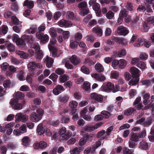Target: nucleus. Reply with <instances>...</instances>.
Returning <instances> with one entry per match:
<instances>
[{"label":"nucleus","instance_id":"obj_56","mask_svg":"<svg viewBox=\"0 0 154 154\" xmlns=\"http://www.w3.org/2000/svg\"><path fill=\"white\" fill-rule=\"evenodd\" d=\"M81 71L85 74H88L90 73L89 69L85 66H82L81 68Z\"/></svg>","mask_w":154,"mask_h":154},{"label":"nucleus","instance_id":"obj_38","mask_svg":"<svg viewBox=\"0 0 154 154\" xmlns=\"http://www.w3.org/2000/svg\"><path fill=\"white\" fill-rule=\"evenodd\" d=\"M136 109L133 108H129L125 110L124 113L125 115L130 116Z\"/></svg>","mask_w":154,"mask_h":154},{"label":"nucleus","instance_id":"obj_29","mask_svg":"<svg viewBox=\"0 0 154 154\" xmlns=\"http://www.w3.org/2000/svg\"><path fill=\"white\" fill-rule=\"evenodd\" d=\"M30 140L27 136L24 137L22 139L21 144L24 146H27L29 145Z\"/></svg>","mask_w":154,"mask_h":154},{"label":"nucleus","instance_id":"obj_6","mask_svg":"<svg viewBox=\"0 0 154 154\" xmlns=\"http://www.w3.org/2000/svg\"><path fill=\"white\" fill-rule=\"evenodd\" d=\"M94 136L93 134H85L84 135L83 137L81 138L79 143V145L82 146L84 145L87 141H91L93 140Z\"/></svg>","mask_w":154,"mask_h":154},{"label":"nucleus","instance_id":"obj_17","mask_svg":"<svg viewBox=\"0 0 154 154\" xmlns=\"http://www.w3.org/2000/svg\"><path fill=\"white\" fill-rule=\"evenodd\" d=\"M45 128L43 127V124L41 123L39 124L37 128L36 132L38 135H42L45 133Z\"/></svg>","mask_w":154,"mask_h":154},{"label":"nucleus","instance_id":"obj_19","mask_svg":"<svg viewBox=\"0 0 154 154\" xmlns=\"http://www.w3.org/2000/svg\"><path fill=\"white\" fill-rule=\"evenodd\" d=\"M23 5L28 8L31 9L34 7V1L32 0H26L24 2Z\"/></svg>","mask_w":154,"mask_h":154},{"label":"nucleus","instance_id":"obj_1","mask_svg":"<svg viewBox=\"0 0 154 154\" xmlns=\"http://www.w3.org/2000/svg\"><path fill=\"white\" fill-rule=\"evenodd\" d=\"M44 112V110L42 109L38 108L36 110V112H33L30 115V120L32 122H38L42 119Z\"/></svg>","mask_w":154,"mask_h":154},{"label":"nucleus","instance_id":"obj_25","mask_svg":"<svg viewBox=\"0 0 154 154\" xmlns=\"http://www.w3.org/2000/svg\"><path fill=\"white\" fill-rule=\"evenodd\" d=\"M48 47L49 50L51 52L52 56L55 57L57 55V49L52 46H48Z\"/></svg>","mask_w":154,"mask_h":154},{"label":"nucleus","instance_id":"obj_40","mask_svg":"<svg viewBox=\"0 0 154 154\" xmlns=\"http://www.w3.org/2000/svg\"><path fill=\"white\" fill-rule=\"evenodd\" d=\"M11 20L13 22L14 24L16 25H20L21 24L22 22L19 21L18 19L17 18L16 16H13L11 18Z\"/></svg>","mask_w":154,"mask_h":154},{"label":"nucleus","instance_id":"obj_4","mask_svg":"<svg viewBox=\"0 0 154 154\" xmlns=\"http://www.w3.org/2000/svg\"><path fill=\"white\" fill-rule=\"evenodd\" d=\"M103 89L104 91L109 92L112 91V92L115 93L119 91V88L117 85H116V87L115 88L114 84L110 82H108L104 84L103 86Z\"/></svg>","mask_w":154,"mask_h":154},{"label":"nucleus","instance_id":"obj_48","mask_svg":"<svg viewBox=\"0 0 154 154\" xmlns=\"http://www.w3.org/2000/svg\"><path fill=\"white\" fill-rule=\"evenodd\" d=\"M128 14V11L125 9H123L121 10L119 14V16L123 18L124 17H125Z\"/></svg>","mask_w":154,"mask_h":154},{"label":"nucleus","instance_id":"obj_20","mask_svg":"<svg viewBox=\"0 0 154 154\" xmlns=\"http://www.w3.org/2000/svg\"><path fill=\"white\" fill-rule=\"evenodd\" d=\"M78 105L77 102L75 100H73L69 103V105L70 106L72 109L71 110V112L72 113H75L76 111V107Z\"/></svg>","mask_w":154,"mask_h":154},{"label":"nucleus","instance_id":"obj_61","mask_svg":"<svg viewBox=\"0 0 154 154\" xmlns=\"http://www.w3.org/2000/svg\"><path fill=\"white\" fill-rule=\"evenodd\" d=\"M149 29V27L147 25V23L145 22H144L143 25V31L144 32H147Z\"/></svg>","mask_w":154,"mask_h":154},{"label":"nucleus","instance_id":"obj_5","mask_svg":"<svg viewBox=\"0 0 154 154\" xmlns=\"http://www.w3.org/2000/svg\"><path fill=\"white\" fill-rule=\"evenodd\" d=\"M146 135V130H144L141 132L133 133L131 136V140L133 141L137 142L139 139L144 137Z\"/></svg>","mask_w":154,"mask_h":154},{"label":"nucleus","instance_id":"obj_28","mask_svg":"<svg viewBox=\"0 0 154 154\" xmlns=\"http://www.w3.org/2000/svg\"><path fill=\"white\" fill-rule=\"evenodd\" d=\"M95 151L94 149L91 146L86 148L84 151V154H94Z\"/></svg>","mask_w":154,"mask_h":154},{"label":"nucleus","instance_id":"obj_43","mask_svg":"<svg viewBox=\"0 0 154 154\" xmlns=\"http://www.w3.org/2000/svg\"><path fill=\"white\" fill-rule=\"evenodd\" d=\"M58 75H57L55 73H52L50 76H49V78L52 79L54 82V83L55 84H56L57 80L58 78Z\"/></svg>","mask_w":154,"mask_h":154},{"label":"nucleus","instance_id":"obj_14","mask_svg":"<svg viewBox=\"0 0 154 154\" xmlns=\"http://www.w3.org/2000/svg\"><path fill=\"white\" fill-rule=\"evenodd\" d=\"M130 71L132 77L139 78L140 71L138 69L135 67H132L131 68Z\"/></svg>","mask_w":154,"mask_h":154},{"label":"nucleus","instance_id":"obj_12","mask_svg":"<svg viewBox=\"0 0 154 154\" xmlns=\"http://www.w3.org/2000/svg\"><path fill=\"white\" fill-rule=\"evenodd\" d=\"M117 32L120 35H126L129 33L127 28L121 26L118 27Z\"/></svg>","mask_w":154,"mask_h":154},{"label":"nucleus","instance_id":"obj_33","mask_svg":"<svg viewBox=\"0 0 154 154\" xmlns=\"http://www.w3.org/2000/svg\"><path fill=\"white\" fill-rule=\"evenodd\" d=\"M37 27L36 25H32L27 30V32L29 34L31 33L33 34L37 31Z\"/></svg>","mask_w":154,"mask_h":154},{"label":"nucleus","instance_id":"obj_10","mask_svg":"<svg viewBox=\"0 0 154 154\" xmlns=\"http://www.w3.org/2000/svg\"><path fill=\"white\" fill-rule=\"evenodd\" d=\"M27 130L26 125L23 124L20 127L19 129H16L14 131L13 133L16 135L19 136L22 133H24L26 132Z\"/></svg>","mask_w":154,"mask_h":154},{"label":"nucleus","instance_id":"obj_45","mask_svg":"<svg viewBox=\"0 0 154 154\" xmlns=\"http://www.w3.org/2000/svg\"><path fill=\"white\" fill-rule=\"evenodd\" d=\"M30 73L29 75H27L26 80L29 83H31L32 82V74H34L35 73H32V70L31 71H29Z\"/></svg>","mask_w":154,"mask_h":154},{"label":"nucleus","instance_id":"obj_11","mask_svg":"<svg viewBox=\"0 0 154 154\" xmlns=\"http://www.w3.org/2000/svg\"><path fill=\"white\" fill-rule=\"evenodd\" d=\"M91 99L95 100V102L102 103L103 101V97L102 95L96 93H93L91 94Z\"/></svg>","mask_w":154,"mask_h":154},{"label":"nucleus","instance_id":"obj_41","mask_svg":"<svg viewBox=\"0 0 154 154\" xmlns=\"http://www.w3.org/2000/svg\"><path fill=\"white\" fill-rule=\"evenodd\" d=\"M119 67L120 69H123L126 65V63L125 60L121 59L119 61Z\"/></svg>","mask_w":154,"mask_h":154},{"label":"nucleus","instance_id":"obj_35","mask_svg":"<svg viewBox=\"0 0 154 154\" xmlns=\"http://www.w3.org/2000/svg\"><path fill=\"white\" fill-rule=\"evenodd\" d=\"M152 123V119L150 117L147 118L146 119H145L144 122L143 126L148 127Z\"/></svg>","mask_w":154,"mask_h":154},{"label":"nucleus","instance_id":"obj_2","mask_svg":"<svg viewBox=\"0 0 154 154\" xmlns=\"http://www.w3.org/2000/svg\"><path fill=\"white\" fill-rule=\"evenodd\" d=\"M33 37L32 35H23L21 38H19L16 42L17 45L24 46L26 42L30 44L32 43L33 41Z\"/></svg>","mask_w":154,"mask_h":154},{"label":"nucleus","instance_id":"obj_3","mask_svg":"<svg viewBox=\"0 0 154 154\" xmlns=\"http://www.w3.org/2000/svg\"><path fill=\"white\" fill-rule=\"evenodd\" d=\"M26 103L25 100H17L16 99H11L10 102V104L11 107L14 110H19L22 108V106Z\"/></svg>","mask_w":154,"mask_h":154},{"label":"nucleus","instance_id":"obj_64","mask_svg":"<svg viewBox=\"0 0 154 154\" xmlns=\"http://www.w3.org/2000/svg\"><path fill=\"white\" fill-rule=\"evenodd\" d=\"M147 21L148 23L150 24H153L154 26V16H151L147 18Z\"/></svg>","mask_w":154,"mask_h":154},{"label":"nucleus","instance_id":"obj_59","mask_svg":"<svg viewBox=\"0 0 154 154\" xmlns=\"http://www.w3.org/2000/svg\"><path fill=\"white\" fill-rule=\"evenodd\" d=\"M45 15L48 20H51L53 17L52 14L49 11L46 12Z\"/></svg>","mask_w":154,"mask_h":154},{"label":"nucleus","instance_id":"obj_44","mask_svg":"<svg viewBox=\"0 0 154 154\" xmlns=\"http://www.w3.org/2000/svg\"><path fill=\"white\" fill-rule=\"evenodd\" d=\"M35 53L36 54L37 58L38 60H40L43 58V53L40 49L38 51H36Z\"/></svg>","mask_w":154,"mask_h":154},{"label":"nucleus","instance_id":"obj_58","mask_svg":"<svg viewBox=\"0 0 154 154\" xmlns=\"http://www.w3.org/2000/svg\"><path fill=\"white\" fill-rule=\"evenodd\" d=\"M21 25L20 26H17V25L14 26L13 27V29L15 32L18 33H19L21 31Z\"/></svg>","mask_w":154,"mask_h":154},{"label":"nucleus","instance_id":"obj_8","mask_svg":"<svg viewBox=\"0 0 154 154\" xmlns=\"http://www.w3.org/2000/svg\"><path fill=\"white\" fill-rule=\"evenodd\" d=\"M48 146L47 143L44 141H41L39 142L35 143L33 145V147L35 149H44Z\"/></svg>","mask_w":154,"mask_h":154},{"label":"nucleus","instance_id":"obj_42","mask_svg":"<svg viewBox=\"0 0 154 154\" xmlns=\"http://www.w3.org/2000/svg\"><path fill=\"white\" fill-rule=\"evenodd\" d=\"M59 79L60 82L63 83L69 79V77L66 75L64 74L60 76Z\"/></svg>","mask_w":154,"mask_h":154},{"label":"nucleus","instance_id":"obj_55","mask_svg":"<svg viewBox=\"0 0 154 154\" xmlns=\"http://www.w3.org/2000/svg\"><path fill=\"white\" fill-rule=\"evenodd\" d=\"M81 11L80 12V14L82 16H84L87 14L89 13V11L88 8L83 9H81Z\"/></svg>","mask_w":154,"mask_h":154},{"label":"nucleus","instance_id":"obj_21","mask_svg":"<svg viewBox=\"0 0 154 154\" xmlns=\"http://www.w3.org/2000/svg\"><path fill=\"white\" fill-rule=\"evenodd\" d=\"M44 60V62L46 63V66L48 68H49L52 66L54 60L52 58L47 56L46 59Z\"/></svg>","mask_w":154,"mask_h":154},{"label":"nucleus","instance_id":"obj_13","mask_svg":"<svg viewBox=\"0 0 154 154\" xmlns=\"http://www.w3.org/2000/svg\"><path fill=\"white\" fill-rule=\"evenodd\" d=\"M69 60L70 62L74 66H76L80 63L81 60L79 58L75 55H72L70 58Z\"/></svg>","mask_w":154,"mask_h":154},{"label":"nucleus","instance_id":"obj_30","mask_svg":"<svg viewBox=\"0 0 154 154\" xmlns=\"http://www.w3.org/2000/svg\"><path fill=\"white\" fill-rule=\"evenodd\" d=\"M82 148L80 147H76L70 150L71 154H79L82 151Z\"/></svg>","mask_w":154,"mask_h":154},{"label":"nucleus","instance_id":"obj_54","mask_svg":"<svg viewBox=\"0 0 154 154\" xmlns=\"http://www.w3.org/2000/svg\"><path fill=\"white\" fill-rule=\"evenodd\" d=\"M87 5V3L86 2H82L78 4V7L81 9H84V8L86 7Z\"/></svg>","mask_w":154,"mask_h":154},{"label":"nucleus","instance_id":"obj_18","mask_svg":"<svg viewBox=\"0 0 154 154\" xmlns=\"http://www.w3.org/2000/svg\"><path fill=\"white\" fill-rule=\"evenodd\" d=\"M14 94V98H13V99H16L17 100H20L21 102H22V100H25L23 99L25 95L23 93L18 91Z\"/></svg>","mask_w":154,"mask_h":154},{"label":"nucleus","instance_id":"obj_62","mask_svg":"<svg viewBox=\"0 0 154 154\" xmlns=\"http://www.w3.org/2000/svg\"><path fill=\"white\" fill-rule=\"evenodd\" d=\"M0 151L1 154H6L7 148L5 145L0 146Z\"/></svg>","mask_w":154,"mask_h":154},{"label":"nucleus","instance_id":"obj_34","mask_svg":"<svg viewBox=\"0 0 154 154\" xmlns=\"http://www.w3.org/2000/svg\"><path fill=\"white\" fill-rule=\"evenodd\" d=\"M36 3L37 7L42 8L43 5H46L47 2L45 0H37Z\"/></svg>","mask_w":154,"mask_h":154},{"label":"nucleus","instance_id":"obj_39","mask_svg":"<svg viewBox=\"0 0 154 154\" xmlns=\"http://www.w3.org/2000/svg\"><path fill=\"white\" fill-rule=\"evenodd\" d=\"M134 151L133 149H129L126 147H124L122 149L123 154H132Z\"/></svg>","mask_w":154,"mask_h":154},{"label":"nucleus","instance_id":"obj_7","mask_svg":"<svg viewBox=\"0 0 154 154\" xmlns=\"http://www.w3.org/2000/svg\"><path fill=\"white\" fill-rule=\"evenodd\" d=\"M36 37L40 40V42L41 44H45L48 42L49 40L48 36L46 34L44 35L43 33L36 32Z\"/></svg>","mask_w":154,"mask_h":154},{"label":"nucleus","instance_id":"obj_49","mask_svg":"<svg viewBox=\"0 0 154 154\" xmlns=\"http://www.w3.org/2000/svg\"><path fill=\"white\" fill-rule=\"evenodd\" d=\"M67 13L68 19L71 20H74L75 16L74 12L70 11H68Z\"/></svg>","mask_w":154,"mask_h":154},{"label":"nucleus","instance_id":"obj_53","mask_svg":"<svg viewBox=\"0 0 154 154\" xmlns=\"http://www.w3.org/2000/svg\"><path fill=\"white\" fill-rule=\"evenodd\" d=\"M24 72L23 71L19 72L17 75L20 81H23L25 79V77L23 75Z\"/></svg>","mask_w":154,"mask_h":154},{"label":"nucleus","instance_id":"obj_15","mask_svg":"<svg viewBox=\"0 0 154 154\" xmlns=\"http://www.w3.org/2000/svg\"><path fill=\"white\" fill-rule=\"evenodd\" d=\"M64 90L63 86L58 85L53 89V92L54 95H58L61 93L62 91H64Z\"/></svg>","mask_w":154,"mask_h":154},{"label":"nucleus","instance_id":"obj_52","mask_svg":"<svg viewBox=\"0 0 154 154\" xmlns=\"http://www.w3.org/2000/svg\"><path fill=\"white\" fill-rule=\"evenodd\" d=\"M31 47L32 48L35 49V52L38 51H39L40 49L38 44L37 42H35L32 44Z\"/></svg>","mask_w":154,"mask_h":154},{"label":"nucleus","instance_id":"obj_57","mask_svg":"<svg viewBox=\"0 0 154 154\" xmlns=\"http://www.w3.org/2000/svg\"><path fill=\"white\" fill-rule=\"evenodd\" d=\"M85 63L86 64H88L89 66H91L94 65V63L89 58H87L85 59Z\"/></svg>","mask_w":154,"mask_h":154},{"label":"nucleus","instance_id":"obj_16","mask_svg":"<svg viewBox=\"0 0 154 154\" xmlns=\"http://www.w3.org/2000/svg\"><path fill=\"white\" fill-rule=\"evenodd\" d=\"M41 100L39 98L35 99L33 100V103L30 108L32 110H34L40 104Z\"/></svg>","mask_w":154,"mask_h":154},{"label":"nucleus","instance_id":"obj_23","mask_svg":"<svg viewBox=\"0 0 154 154\" xmlns=\"http://www.w3.org/2000/svg\"><path fill=\"white\" fill-rule=\"evenodd\" d=\"M72 135V132L68 130L62 136H60V138L62 140H68Z\"/></svg>","mask_w":154,"mask_h":154},{"label":"nucleus","instance_id":"obj_32","mask_svg":"<svg viewBox=\"0 0 154 154\" xmlns=\"http://www.w3.org/2000/svg\"><path fill=\"white\" fill-rule=\"evenodd\" d=\"M84 131L89 132L92 131L95 129L94 126L92 125H87L83 128Z\"/></svg>","mask_w":154,"mask_h":154},{"label":"nucleus","instance_id":"obj_24","mask_svg":"<svg viewBox=\"0 0 154 154\" xmlns=\"http://www.w3.org/2000/svg\"><path fill=\"white\" fill-rule=\"evenodd\" d=\"M82 88L85 91L90 92L91 89L89 82L88 81H85L83 84Z\"/></svg>","mask_w":154,"mask_h":154},{"label":"nucleus","instance_id":"obj_9","mask_svg":"<svg viewBox=\"0 0 154 154\" xmlns=\"http://www.w3.org/2000/svg\"><path fill=\"white\" fill-rule=\"evenodd\" d=\"M28 68L29 70L32 71V73H35V69L36 67L41 69L42 67V65L40 63H36L35 62H29L27 65Z\"/></svg>","mask_w":154,"mask_h":154},{"label":"nucleus","instance_id":"obj_26","mask_svg":"<svg viewBox=\"0 0 154 154\" xmlns=\"http://www.w3.org/2000/svg\"><path fill=\"white\" fill-rule=\"evenodd\" d=\"M93 31L97 34V35L101 37L103 35L102 30L99 27H95L93 28Z\"/></svg>","mask_w":154,"mask_h":154},{"label":"nucleus","instance_id":"obj_63","mask_svg":"<svg viewBox=\"0 0 154 154\" xmlns=\"http://www.w3.org/2000/svg\"><path fill=\"white\" fill-rule=\"evenodd\" d=\"M140 57L141 60H145L148 57V55L145 53H141L140 55Z\"/></svg>","mask_w":154,"mask_h":154},{"label":"nucleus","instance_id":"obj_46","mask_svg":"<svg viewBox=\"0 0 154 154\" xmlns=\"http://www.w3.org/2000/svg\"><path fill=\"white\" fill-rule=\"evenodd\" d=\"M136 65L138 68L142 69H144L145 68L146 65L143 61H139Z\"/></svg>","mask_w":154,"mask_h":154},{"label":"nucleus","instance_id":"obj_36","mask_svg":"<svg viewBox=\"0 0 154 154\" xmlns=\"http://www.w3.org/2000/svg\"><path fill=\"white\" fill-rule=\"evenodd\" d=\"M96 70L99 72H103L104 71V68L103 66L100 63H97L95 65Z\"/></svg>","mask_w":154,"mask_h":154},{"label":"nucleus","instance_id":"obj_22","mask_svg":"<svg viewBox=\"0 0 154 154\" xmlns=\"http://www.w3.org/2000/svg\"><path fill=\"white\" fill-rule=\"evenodd\" d=\"M69 98V96L66 94L60 96L58 98V100L61 103H66Z\"/></svg>","mask_w":154,"mask_h":154},{"label":"nucleus","instance_id":"obj_47","mask_svg":"<svg viewBox=\"0 0 154 154\" xmlns=\"http://www.w3.org/2000/svg\"><path fill=\"white\" fill-rule=\"evenodd\" d=\"M8 41H6L5 42V45L7 46L8 48L10 51H13L14 50V46L11 43H9V44H8V45H7L8 44Z\"/></svg>","mask_w":154,"mask_h":154},{"label":"nucleus","instance_id":"obj_31","mask_svg":"<svg viewBox=\"0 0 154 154\" xmlns=\"http://www.w3.org/2000/svg\"><path fill=\"white\" fill-rule=\"evenodd\" d=\"M139 78L132 77V78L129 82L128 84L130 85H135L138 82Z\"/></svg>","mask_w":154,"mask_h":154},{"label":"nucleus","instance_id":"obj_27","mask_svg":"<svg viewBox=\"0 0 154 154\" xmlns=\"http://www.w3.org/2000/svg\"><path fill=\"white\" fill-rule=\"evenodd\" d=\"M139 147L144 150H147L149 149L148 143L144 141H141L139 143Z\"/></svg>","mask_w":154,"mask_h":154},{"label":"nucleus","instance_id":"obj_51","mask_svg":"<svg viewBox=\"0 0 154 154\" xmlns=\"http://www.w3.org/2000/svg\"><path fill=\"white\" fill-rule=\"evenodd\" d=\"M101 114L104 116V117L106 119H108L111 116V114L109 112L105 110H103L102 111Z\"/></svg>","mask_w":154,"mask_h":154},{"label":"nucleus","instance_id":"obj_37","mask_svg":"<svg viewBox=\"0 0 154 154\" xmlns=\"http://www.w3.org/2000/svg\"><path fill=\"white\" fill-rule=\"evenodd\" d=\"M17 54L20 56V57L21 58L27 59L29 57V55L28 54L23 51H17Z\"/></svg>","mask_w":154,"mask_h":154},{"label":"nucleus","instance_id":"obj_60","mask_svg":"<svg viewBox=\"0 0 154 154\" xmlns=\"http://www.w3.org/2000/svg\"><path fill=\"white\" fill-rule=\"evenodd\" d=\"M82 37V34L80 32H77L75 34V39L77 41L81 40Z\"/></svg>","mask_w":154,"mask_h":154},{"label":"nucleus","instance_id":"obj_50","mask_svg":"<svg viewBox=\"0 0 154 154\" xmlns=\"http://www.w3.org/2000/svg\"><path fill=\"white\" fill-rule=\"evenodd\" d=\"M114 14L111 11H108L106 14V17L109 19H112L114 17Z\"/></svg>","mask_w":154,"mask_h":154}]
</instances>
